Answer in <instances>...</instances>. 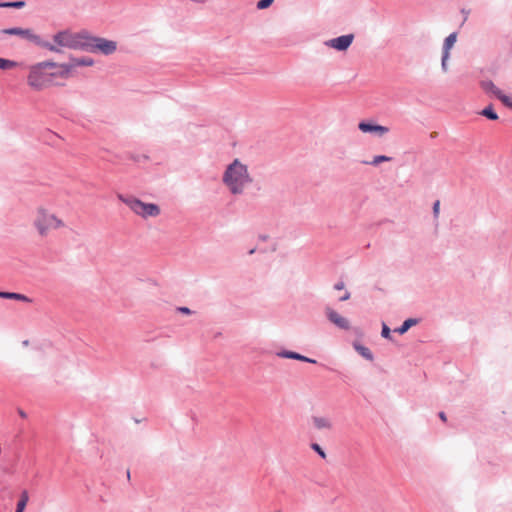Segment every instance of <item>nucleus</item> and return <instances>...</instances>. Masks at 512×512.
I'll use <instances>...</instances> for the list:
<instances>
[{
	"label": "nucleus",
	"mask_w": 512,
	"mask_h": 512,
	"mask_svg": "<svg viewBox=\"0 0 512 512\" xmlns=\"http://www.w3.org/2000/svg\"><path fill=\"white\" fill-rule=\"evenodd\" d=\"M71 73V66L44 61L32 65L27 76L28 86L35 91H42L53 85L57 77L67 78Z\"/></svg>",
	"instance_id": "obj_1"
},
{
	"label": "nucleus",
	"mask_w": 512,
	"mask_h": 512,
	"mask_svg": "<svg viewBox=\"0 0 512 512\" xmlns=\"http://www.w3.org/2000/svg\"><path fill=\"white\" fill-rule=\"evenodd\" d=\"M252 181L253 178L248 171V167L239 159H235L229 164L223 174V183L234 195L242 194Z\"/></svg>",
	"instance_id": "obj_2"
},
{
	"label": "nucleus",
	"mask_w": 512,
	"mask_h": 512,
	"mask_svg": "<svg viewBox=\"0 0 512 512\" xmlns=\"http://www.w3.org/2000/svg\"><path fill=\"white\" fill-rule=\"evenodd\" d=\"M33 227L38 236L45 238L52 231L65 229L67 227L63 218L52 212L45 206H38L33 218Z\"/></svg>",
	"instance_id": "obj_3"
},
{
	"label": "nucleus",
	"mask_w": 512,
	"mask_h": 512,
	"mask_svg": "<svg viewBox=\"0 0 512 512\" xmlns=\"http://www.w3.org/2000/svg\"><path fill=\"white\" fill-rule=\"evenodd\" d=\"M117 198L125 204L132 213L143 220L157 217L160 213V207L157 204L143 202L135 196L118 194Z\"/></svg>",
	"instance_id": "obj_4"
},
{
	"label": "nucleus",
	"mask_w": 512,
	"mask_h": 512,
	"mask_svg": "<svg viewBox=\"0 0 512 512\" xmlns=\"http://www.w3.org/2000/svg\"><path fill=\"white\" fill-rule=\"evenodd\" d=\"M86 34L72 33L69 31H61L53 36V41L56 45H47L48 49L53 52H59V47L67 48H82L85 47Z\"/></svg>",
	"instance_id": "obj_5"
},
{
	"label": "nucleus",
	"mask_w": 512,
	"mask_h": 512,
	"mask_svg": "<svg viewBox=\"0 0 512 512\" xmlns=\"http://www.w3.org/2000/svg\"><path fill=\"white\" fill-rule=\"evenodd\" d=\"M84 41L86 42L85 47L99 50L105 55L112 54L117 49L116 42L104 38L90 37L86 35V39H84Z\"/></svg>",
	"instance_id": "obj_6"
},
{
	"label": "nucleus",
	"mask_w": 512,
	"mask_h": 512,
	"mask_svg": "<svg viewBox=\"0 0 512 512\" xmlns=\"http://www.w3.org/2000/svg\"><path fill=\"white\" fill-rule=\"evenodd\" d=\"M353 40H354V35L347 34V35H342L337 38L330 39V40L326 41L325 44L328 47L333 48L335 50L345 51L350 47Z\"/></svg>",
	"instance_id": "obj_7"
},
{
	"label": "nucleus",
	"mask_w": 512,
	"mask_h": 512,
	"mask_svg": "<svg viewBox=\"0 0 512 512\" xmlns=\"http://www.w3.org/2000/svg\"><path fill=\"white\" fill-rule=\"evenodd\" d=\"M325 314H326V317L327 319L333 323L335 326H337L339 329H342V330H349L350 329V321L341 316L339 313H337L335 310H333L332 308H326L325 310Z\"/></svg>",
	"instance_id": "obj_8"
},
{
	"label": "nucleus",
	"mask_w": 512,
	"mask_h": 512,
	"mask_svg": "<svg viewBox=\"0 0 512 512\" xmlns=\"http://www.w3.org/2000/svg\"><path fill=\"white\" fill-rule=\"evenodd\" d=\"M358 128L364 133H376L380 136L385 135L389 132L388 127L368 122H360Z\"/></svg>",
	"instance_id": "obj_9"
},
{
	"label": "nucleus",
	"mask_w": 512,
	"mask_h": 512,
	"mask_svg": "<svg viewBox=\"0 0 512 512\" xmlns=\"http://www.w3.org/2000/svg\"><path fill=\"white\" fill-rule=\"evenodd\" d=\"M276 355L280 358L293 359V360H298V361L307 362V363H311V364L317 363V361L315 359L304 356L298 352L289 351V350L279 351L276 353Z\"/></svg>",
	"instance_id": "obj_10"
},
{
	"label": "nucleus",
	"mask_w": 512,
	"mask_h": 512,
	"mask_svg": "<svg viewBox=\"0 0 512 512\" xmlns=\"http://www.w3.org/2000/svg\"><path fill=\"white\" fill-rule=\"evenodd\" d=\"M481 87L485 92L492 93L493 95H495L502 103L508 102V96L503 94L502 91L498 89L492 81H482Z\"/></svg>",
	"instance_id": "obj_11"
},
{
	"label": "nucleus",
	"mask_w": 512,
	"mask_h": 512,
	"mask_svg": "<svg viewBox=\"0 0 512 512\" xmlns=\"http://www.w3.org/2000/svg\"><path fill=\"white\" fill-rule=\"evenodd\" d=\"M2 32L4 34L16 35V36H20L22 38H26L29 40H33L36 38L35 35L32 33V31L29 29L9 28V29H4Z\"/></svg>",
	"instance_id": "obj_12"
},
{
	"label": "nucleus",
	"mask_w": 512,
	"mask_h": 512,
	"mask_svg": "<svg viewBox=\"0 0 512 512\" xmlns=\"http://www.w3.org/2000/svg\"><path fill=\"white\" fill-rule=\"evenodd\" d=\"M312 422H313L314 427L318 430L332 428V423H331L330 419L327 417L313 416Z\"/></svg>",
	"instance_id": "obj_13"
},
{
	"label": "nucleus",
	"mask_w": 512,
	"mask_h": 512,
	"mask_svg": "<svg viewBox=\"0 0 512 512\" xmlns=\"http://www.w3.org/2000/svg\"><path fill=\"white\" fill-rule=\"evenodd\" d=\"M353 347L363 358H365L368 361H373V353L368 347L363 346L360 343H354Z\"/></svg>",
	"instance_id": "obj_14"
},
{
	"label": "nucleus",
	"mask_w": 512,
	"mask_h": 512,
	"mask_svg": "<svg viewBox=\"0 0 512 512\" xmlns=\"http://www.w3.org/2000/svg\"><path fill=\"white\" fill-rule=\"evenodd\" d=\"M419 319L417 318H408L406 319L401 326L396 328L394 331L399 334H405L412 326L418 324Z\"/></svg>",
	"instance_id": "obj_15"
},
{
	"label": "nucleus",
	"mask_w": 512,
	"mask_h": 512,
	"mask_svg": "<svg viewBox=\"0 0 512 512\" xmlns=\"http://www.w3.org/2000/svg\"><path fill=\"white\" fill-rule=\"evenodd\" d=\"M457 40V34L451 33L445 40L443 44V54L450 55V50L453 48L454 44Z\"/></svg>",
	"instance_id": "obj_16"
},
{
	"label": "nucleus",
	"mask_w": 512,
	"mask_h": 512,
	"mask_svg": "<svg viewBox=\"0 0 512 512\" xmlns=\"http://www.w3.org/2000/svg\"><path fill=\"white\" fill-rule=\"evenodd\" d=\"M0 297L6 298V299H15V300H20V301H26V302L29 301L28 297H26L23 294H18V293L0 292Z\"/></svg>",
	"instance_id": "obj_17"
},
{
	"label": "nucleus",
	"mask_w": 512,
	"mask_h": 512,
	"mask_svg": "<svg viewBox=\"0 0 512 512\" xmlns=\"http://www.w3.org/2000/svg\"><path fill=\"white\" fill-rule=\"evenodd\" d=\"M66 65L71 66L72 70L76 66H91L93 65V60L90 58L74 59L71 64Z\"/></svg>",
	"instance_id": "obj_18"
},
{
	"label": "nucleus",
	"mask_w": 512,
	"mask_h": 512,
	"mask_svg": "<svg viewBox=\"0 0 512 512\" xmlns=\"http://www.w3.org/2000/svg\"><path fill=\"white\" fill-rule=\"evenodd\" d=\"M16 66H17V62L9 60V59L0 58V69L8 70V69L15 68Z\"/></svg>",
	"instance_id": "obj_19"
},
{
	"label": "nucleus",
	"mask_w": 512,
	"mask_h": 512,
	"mask_svg": "<svg viewBox=\"0 0 512 512\" xmlns=\"http://www.w3.org/2000/svg\"><path fill=\"white\" fill-rule=\"evenodd\" d=\"M28 502V494L27 492H23L20 500L17 503L16 512H23Z\"/></svg>",
	"instance_id": "obj_20"
},
{
	"label": "nucleus",
	"mask_w": 512,
	"mask_h": 512,
	"mask_svg": "<svg viewBox=\"0 0 512 512\" xmlns=\"http://www.w3.org/2000/svg\"><path fill=\"white\" fill-rule=\"evenodd\" d=\"M390 160H391V158L388 157V156L378 155V156H375L371 162L365 161L364 164H370V165H373V166H377V165H379L382 162H387V161H390Z\"/></svg>",
	"instance_id": "obj_21"
},
{
	"label": "nucleus",
	"mask_w": 512,
	"mask_h": 512,
	"mask_svg": "<svg viewBox=\"0 0 512 512\" xmlns=\"http://www.w3.org/2000/svg\"><path fill=\"white\" fill-rule=\"evenodd\" d=\"M481 114L491 120H497L498 115L494 112V110L491 107L485 108Z\"/></svg>",
	"instance_id": "obj_22"
},
{
	"label": "nucleus",
	"mask_w": 512,
	"mask_h": 512,
	"mask_svg": "<svg viewBox=\"0 0 512 512\" xmlns=\"http://www.w3.org/2000/svg\"><path fill=\"white\" fill-rule=\"evenodd\" d=\"M24 6H25V2L24 1L0 3V7L22 8Z\"/></svg>",
	"instance_id": "obj_23"
},
{
	"label": "nucleus",
	"mask_w": 512,
	"mask_h": 512,
	"mask_svg": "<svg viewBox=\"0 0 512 512\" xmlns=\"http://www.w3.org/2000/svg\"><path fill=\"white\" fill-rule=\"evenodd\" d=\"M311 449L315 451L322 459H326V453L318 443H312Z\"/></svg>",
	"instance_id": "obj_24"
},
{
	"label": "nucleus",
	"mask_w": 512,
	"mask_h": 512,
	"mask_svg": "<svg viewBox=\"0 0 512 512\" xmlns=\"http://www.w3.org/2000/svg\"><path fill=\"white\" fill-rule=\"evenodd\" d=\"M381 336L385 339H392L391 330L385 323L382 324Z\"/></svg>",
	"instance_id": "obj_25"
},
{
	"label": "nucleus",
	"mask_w": 512,
	"mask_h": 512,
	"mask_svg": "<svg viewBox=\"0 0 512 512\" xmlns=\"http://www.w3.org/2000/svg\"><path fill=\"white\" fill-rule=\"evenodd\" d=\"M273 1L274 0H260L257 3V8L260 10L268 8L273 3Z\"/></svg>",
	"instance_id": "obj_26"
},
{
	"label": "nucleus",
	"mask_w": 512,
	"mask_h": 512,
	"mask_svg": "<svg viewBox=\"0 0 512 512\" xmlns=\"http://www.w3.org/2000/svg\"><path fill=\"white\" fill-rule=\"evenodd\" d=\"M439 214H440V201L439 200H436L433 204V215H434V218H438L439 217Z\"/></svg>",
	"instance_id": "obj_27"
},
{
	"label": "nucleus",
	"mask_w": 512,
	"mask_h": 512,
	"mask_svg": "<svg viewBox=\"0 0 512 512\" xmlns=\"http://www.w3.org/2000/svg\"><path fill=\"white\" fill-rule=\"evenodd\" d=\"M176 311H177V312H180V313H182V314H185V315H191V314H193V311H192L190 308L185 307V306L177 307V308H176Z\"/></svg>",
	"instance_id": "obj_28"
},
{
	"label": "nucleus",
	"mask_w": 512,
	"mask_h": 512,
	"mask_svg": "<svg viewBox=\"0 0 512 512\" xmlns=\"http://www.w3.org/2000/svg\"><path fill=\"white\" fill-rule=\"evenodd\" d=\"M449 56L450 55H446V54H443V56H442L441 66H442V69L444 72H446L448 70L447 62H448Z\"/></svg>",
	"instance_id": "obj_29"
},
{
	"label": "nucleus",
	"mask_w": 512,
	"mask_h": 512,
	"mask_svg": "<svg viewBox=\"0 0 512 512\" xmlns=\"http://www.w3.org/2000/svg\"><path fill=\"white\" fill-rule=\"evenodd\" d=\"M350 296H351L350 292L346 291V292H345V293H344V294L339 298V300H340V301H346V300H348V299L350 298Z\"/></svg>",
	"instance_id": "obj_30"
},
{
	"label": "nucleus",
	"mask_w": 512,
	"mask_h": 512,
	"mask_svg": "<svg viewBox=\"0 0 512 512\" xmlns=\"http://www.w3.org/2000/svg\"><path fill=\"white\" fill-rule=\"evenodd\" d=\"M344 282L340 281V282H337L335 285H334V289L336 290H342L344 289Z\"/></svg>",
	"instance_id": "obj_31"
},
{
	"label": "nucleus",
	"mask_w": 512,
	"mask_h": 512,
	"mask_svg": "<svg viewBox=\"0 0 512 512\" xmlns=\"http://www.w3.org/2000/svg\"><path fill=\"white\" fill-rule=\"evenodd\" d=\"M503 104H504V105H506V106H508V107H510V108H512V98H510V97L508 96V102H503Z\"/></svg>",
	"instance_id": "obj_32"
},
{
	"label": "nucleus",
	"mask_w": 512,
	"mask_h": 512,
	"mask_svg": "<svg viewBox=\"0 0 512 512\" xmlns=\"http://www.w3.org/2000/svg\"><path fill=\"white\" fill-rule=\"evenodd\" d=\"M439 418L442 420V421H446V414L444 412H439Z\"/></svg>",
	"instance_id": "obj_33"
},
{
	"label": "nucleus",
	"mask_w": 512,
	"mask_h": 512,
	"mask_svg": "<svg viewBox=\"0 0 512 512\" xmlns=\"http://www.w3.org/2000/svg\"><path fill=\"white\" fill-rule=\"evenodd\" d=\"M19 414H20V416H21L22 418H25V417H26V414H25L23 411H20V412H19Z\"/></svg>",
	"instance_id": "obj_34"
},
{
	"label": "nucleus",
	"mask_w": 512,
	"mask_h": 512,
	"mask_svg": "<svg viewBox=\"0 0 512 512\" xmlns=\"http://www.w3.org/2000/svg\"><path fill=\"white\" fill-rule=\"evenodd\" d=\"M275 512H280V511H275Z\"/></svg>",
	"instance_id": "obj_35"
}]
</instances>
